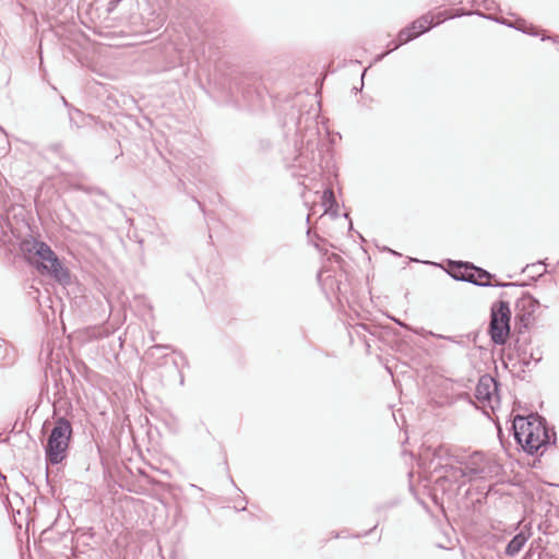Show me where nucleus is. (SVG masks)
Masks as SVG:
<instances>
[{
  "label": "nucleus",
  "instance_id": "nucleus-1",
  "mask_svg": "<svg viewBox=\"0 0 559 559\" xmlns=\"http://www.w3.org/2000/svg\"><path fill=\"white\" fill-rule=\"evenodd\" d=\"M511 431L515 442L528 455L537 454L538 450L556 443V432L547 420L537 413L527 417L516 415Z\"/></svg>",
  "mask_w": 559,
  "mask_h": 559
},
{
  "label": "nucleus",
  "instance_id": "nucleus-2",
  "mask_svg": "<svg viewBox=\"0 0 559 559\" xmlns=\"http://www.w3.org/2000/svg\"><path fill=\"white\" fill-rule=\"evenodd\" d=\"M20 249L29 257L37 258L35 266L40 274L50 276L63 287L71 285L70 270L48 243L31 237L21 241Z\"/></svg>",
  "mask_w": 559,
  "mask_h": 559
},
{
  "label": "nucleus",
  "instance_id": "nucleus-3",
  "mask_svg": "<svg viewBox=\"0 0 559 559\" xmlns=\"http://www.w3.org/2000/svg\"><path fill=\"white\" fill-rule=\"evenodd\" d=\"M318 112L299 114L295 121L296 140L295 146L298 152L295 160L298 166H302L304 159L316 160V151L318 150L320 140V131L316 118Z\"/></svg>",
  "mask_w": 559,
  "mask_h": 559
},
{
  "label": "nucleus",
  "instance_id": "nucleus-4",
  "mask_svg": "<svg viewBox=\"0 0 559 559\" xmlns=\"http://www.w3.org/2000/svg\"><path fill=\"white\" fill-rule=\"evenodd\" d=\"M72 435L73 429L70 420L63 416L58 417L45 444L47 465H58L67 457Z\"/></svg>",
  "mask_w": 559,
  "mask_h": 559
},
{
  "label": "nucleus",
  "instance_id": "nucleus-5",
  "mask_svg": "<svg viewBox=\"0 0 559 559\" xmlns=\"http://www.w3.org/2000/svg\"><path fill=\"white\" fill-rule=\"evenodd\" d=\"M456 464L464 466L469 480L486 479L498 475L501 471V465L496 460L480 451H475L471 455L456 456Z\"/></svg>",
  "mask_w": 559,
  "mask_h": 559
},
{
  "label": "nucleus",
  "instance_id": "nucleus-6",
  "mask_svg": "<svg viewBox=\"0 0 559 559\" xmlns=\"http://www.w3.org/2000/svg\"><path fill=\"white\" fill-rule=\"evenodd\" d=\"M540 304L532 294L523 292L514 304V332L526 334L530 325L535 321V311Z\"/></svg>",
  "mask_w": 559,
  "mask_h": 559
},
{
  "label": "nucleus",
  "instance_id": "nucleus-7",
  "mask_svg": "<svg viewBox=\"0 0 559 559\" xmlns=\"http://www.w3.org/2000/svg\"><path fill=\"white\" fill-rule=\"evenodd\" d=\"M120 0H93L88 3L85 15L93 24L94 31L102 33V28L110 27V14L115 11Z\"/></svg>",
  "mask_w": 559,
  "mask_h": 559
},
{
  "label": "nucleus",
  "instance_id": "nucleus-8",
  "mask_svg": "<svg viewBox=\"0 0 559 559\" xmlns=\"http://www.w3.org/2000/svg\"><path fill=\"white\" fill-rule=\"evenodd\" d=\"M433 20L435 15L431 12H428L409 23L406 27L402 28L397 34V43H394V46L391 50H396L402 45L418 38L423 34L439 25L438 22L435 23Z\"/></svg>",
  "mask_w": 559,
  "mask_h": 559
},
{
  "label": "nucleus",
  "instance_id": "nucleus-9",
  "mask_svg": "<svg viewBox=\"0 0 559 559\" xmlns=\"http://www.w3.org/2000/svg\"><path fill=\"white\" fill-rule=\"evenodd\" d=\"M433 473L438 474L436 484L443 492L449 491L452 484L460 486L467 478L464 466L454 462L437 463Z\"/></svg>",
  "mask_w": 559,
  "mask_h": 559
},
{
  "label": "nucleus",
  "instance_id": "nucleus-10",
  "mask_svg": "<svg viewBox=\"0 0 559 559\" xmlns=\"http://www.w3.org/2000/svg\"><path fill=\"white\" fill-rule=\"evenodd\" d=\"M231 97L239 107L257 108L261 102V93L247 79H239L230 85Z\"/></svg>",
  "mask_w": 559,
  "mask_h": 559
},
{
  "label": "nucleus",
  "instance_id": "nucleus-11",
  "mask_svg": "<svg viewBox=\"0 0 559 559\" xmlns=\"http://www.w3.org/2000/svg\"><path fill=\"white\" fill-rule=\"evenodd\" d=\"M530 341L531 338L526 334H516L514 338V349L516 352L519 361L525 368H528L532 361L537 365L543 359V354L539 348H528Z\"/></svg>",
  "mask_w": 559,
  "mask_h": 559
},
{
  "label": "nucleus",
  "instance_id": "nucleus-12",
  "mask_svg": "<svg viewBox=\"0 0 559 559\" xmlns=\"http://www.w3.org/2000/svg\"><path fill=\"white\" fill-rule=\"evenodd\" d=\"M471 275H473L474 282L478 283L475 284L479 287H525L528 284L526 282L518 283V282H497L491 283L489 280L496 277L495 274L490 273L489 271L475 265L474 263L471 264L469 267Z\"/></svg>",
  "mask_w": 559,
  "mask_h": 559
},
{
  "label": "nucleus",
  "instance_id": "nucleus-13",
  "mask_svg": "<svg viewBox=\"0 0 559 559\" xmlns=\"http://www.w3.org/2000/svg\"><path fill=\"white\" fill-rule=\"evenodd\" d=\"M487 333L495 345L504 346L510 338L511 323L498 320L496 317L495 319L489 318Z\"/></svg>",
  "mask_w": 559,
  "mask_h": 559
},
{
  "label": "nucleus",
  "instance_id": "nucleus-14",
  "mask_svg": "<svg viewBox=\"0 0 559 559\" xmlns=\"http://www.w3.org/2000/svg\"><path fill=\"white\" fill-rule=\"evenodd\" d=\"M499 382L490 374L479 378L475 389V397L481 402H491L493 395L498 396Z\"/></svg>",
  "mask_w": 559,
  "mask_h": 559
},
{
  "label": "nucleus",
  "instance_id": "nucleus-15",
  "mask_svg": "<svg viewBox=\"0 0 559 559\" xmlns=\"http://www.w3.org/2000/svg\"><path fill=\"white\" fill-rule=\"evenodd\" d=\"M472 262L448 260V269L445 272L455 281L477 284L471 275L469 267Z\"/></svg>",
  "mask_w": 559,
  "mask_h": 559
},
{
  "label": "nucleus",
  "instance_id": "nucleus-16",
  "mask_svg": "<svg viewBox=\"0 0 559 559\" xmlns=\"http://www.w3.org/2000/svg\"><path fill=\"white\" fill-rule=\"evenodd\" d=\"M510 294L508 292H502L500 294V300L492 302L490 307V319L504 320L511 323L512 311L509 304Z\"/></svg>",
  "mask_w": 559,
  "mask_h": 559
},
{
  "label": "nucleus",
  "instance_id": "nucleus-17",
  "mask_svg": "<svg viewBox=\"0 0 559 559\" xmlns=\"http://www.w3.org/2000/svg\"><path fill=\"white\" fill-rule=\"evenodd\" d=\"M531 528L524 527L521 532L515 534L504 548V554L508 557H515L524 547L528 538L531 537Z\"/></svg>",
  "mask_w": 559,
  "mask_h": 559
},
{
  "label": "nucleus",
  "instance_id": "nucleus-18",
  "mask_svg": "<svg viewBox=\"0 0 559 559\" xmlns=\"http://www.w3.org/2000/svg\"><path fill=\"white\" fill-rule=\"evenodd\" d=\"M427 451L431 453L430 464L432 466H435L437 463H456V456H461V454L452 452L451 448L445 444H441L436 448H429Z\"/></svg>",
  "mask_w": 559,
  "mask_h": 559
},
{
  "label": "nucleus",
  "instance_id": "nucleus-19",
  "mask_svg": "<svg viewBox=\"0 0 559 559\" xmlns=\"http://www.w3.org/2000/svg\"><path fill=\"white\" fill-rule=\"evenodd\" d=\"M322 204L325 206V213L337 216L338 204L331 188H328L323 191Z\"/></svg>",
  "mask_w": 559,
  "mask_h": 559
},
{
  "label": "nucleus",
  "instance_id": "nucleus-20",
  "mask_svg": "<svg viewBox=\"0 0 559 559\" xmlns=\"http://www.w3.org/2000/svg\"><path fill=\"white\" fill-rule=\"evenodd\" d=\"M68 116L70 126L75 129L82 128L85 124V120L90 117L76 107H71Z\"/></svg>",
  "mask_w": 559,
  "mask_h": 559
},
{
  "label": "nucleus",
  "instance_id": "nucleus-21",
  "mask_svg": "<svg viewBox=\"0 0 559 559\" xmlns=\"http://www.w3.org/2000/svg\"><path fill=\"white\" fill-rule=\"evenodd\" d=\"M544 265V261H538L533 264H527L522 272H530V276L536 281L538 277H540L545 271H539L538 269Z\"/></svg>",
  "mask_w": 559,
  "mask_h": 559
},
{
  "label": "nucleus",
  "instance_id": "nucleus-22",
  "mask_svg": "<svg viewBox=\"0 0 559 559\" xmlns=\"http://www.w3.org/2000/svg\"><path fill=\"white\" fill-rule=\"evenodd\" d=\"M521 24H523V28H520V25H515L514 29H518L524 34L531 35V36H538L539 32L538 29L533 25L527 23L525 20L521 19Z\"/></svg>",
  "mask_w": 559,
  "mask_h": 559
},
{
  "label": "nucleus",
  "instance_id": "nucleus-23",
  "mask_svg": "<svg viewBox=\"0 0 559 559\" xmlns=\"http://www.w3.org/2000/svg\"><path fill=\"white\" fill-rule=\"evenodd\" d=\"M466 13L464 12L463 9H456L455 10V13L454 14H451V15H448L445 11L443 12H439L437 14V17H438V24L449 20V19H455V17H461L463 15H465Z\"/></svg>",
  "mask_w": 559,
  "mask_h": 559
},
{
  "label": "nucleus",
  "instance_id": "nucleus-24",
  "mask_svg": "<svg viewBox=\"0 0 559 559\" xmlns=\"http://www.w3.org/2000/svg\"><path fill=\"white\" fill-rule=\"evenodd\" d=\"M163 358L165 359V364H170L173 366V368L175 369V371L179 374L180 377V384H183V374L182 372L179 370V367H178V362L169 357L168 355H164Z\"/></svg>",
  "mask_w": 559,
  "mask_h": 559
},
{
  "label": "nucleus",
  "instance_id": "nucleus-25",
  "mask_svg": "<svg viewBox=\"0 0 559 559\" xmlns=\"http://www.w3.org/2000/svg\"><path fill=\"white\" fill-rule=\"evenodd\" d=\"M480 15H481V16L487 17V15H483V14H480ZM488 19H490V20H492V21H495V22H497V23H500V24H502V25H506V26H508V27L515 28L514 23H513V22H511V21H509V20H506V19H496V17H491V16H488Z\"/></svg>",
  "mask_w": 559,
  "mask_h": 559
},
{
  "label": "nucleus",
  "instance_id": "nucleus-26",
  "mask_svg": "<svg viewBox=\"0 0 559 559\" xmlns=\"http://www.w3.org/2000/svg\"><path fill=\"white\" fill-rule=\"evenodd\" d=\"M166 348H169L168 345H160V344H157V345H154L152 347H150L146 352L147 355H151V356H154L155 355V352L157 350H162V349H166Z\"/></svg>",
  "mask_w": 559,
  "mask_h": 559
},
{
  "label": "nucleus",
  "instance_id": "nucleus-27",
  "mask_svg": "<svg viewBox=\"0 0 559 559\" xmlns=\"http://www.w3.org/2000/svg\"><path fill=\"white\" fill-rule=\"evenodd\" d=\"M433 336L447 340L449 342H452V343H455V344H459V345H463L464 344L462 341L457 340L455 336H444V335H436V334H433Z\"/></svg>",
  "mask_w": 559,
  "mask_h": 559
},
{
  "label": "nucleus",
  "instance_id": "nucleus-28",
  "mask_svg": "<svg viewBox=\"0 0 559 559\" xmlns=\"http://www.w3.org/2000/svg\"><path fill=\"white\" fill-rule=\"evenodd\" d=\"M366 72H367V69H365V70L362 71V73H361V78H360V86H359V87H357V86L353 87V92H354L355 94H357V93H359V92H361V91H362V88H364V78H365V75H366Z\"/></svg>",
  "mask_w": 559,
  "mask_h": 559
},
{
  "label": "nucleus",
  "instance_id": "nucleus-29",
  "mask_svg": "<svg viewBox=\"0 0 559 559\" xmlns=\"http://www.w3.org/2000/svg\"><path fill=\"white\" fill-rule=\"evenodd\" d=\"M394 43H397V39H396V40H392V41L389 44V47H390V48H389V51H386V52H384V53H381V55L377 56V57H376V61H380V60H382V58H383L385 55H388L389 52H391V51H392L391 49L393 48Z\"/></svg>",
  "mask_w": 559,
  "mask_h": 559
},
{
  "label": "nucleus",
  "instance_id": "nucleus-30",
  "mask_svg": "<svg viewBox=\"0 0 559 559\" xmlns=\"http://www.w3.org/2000/svg\"><path fill=\"white\" fill-rule=\"evenodd\" d=\"M542 40L545 41V40H552L554 43H558L559 44V36H546L544 35L542 37Z\"/></svg>",
  "mask_w": 559,
  "mask_h": 559
},
{
  "label": "nucleus",
  "instance_id": "nucleus-31",
  "mask_svg": "<svg viewBox=\"0 0 559 559\" xmlns=\"http://www.w3.org/2000/svg\"><path fill=\"white\" fill-rule=\"evenodd\" d=\"M61 102H62L63 106H64L66 108H68V112H70V108H71V107H74V106H73V105H71V104L66 99V97H63V96H61Z\"/></svg>",
  "mask_w": 559,
  "mask_h": 559
},
{
  "label": "nucleus",
  "instance_id": "nucleus-32",
  "mask_svg": "<svg viewBox=\"0 0 559 559\" xmlns=\"http://www.w3.org/2000/svg\"><path fill=\"white\" fill-rule=\"evenodd\" d=\"M534 551H533V544L531 545L530 549L527 550L525 555V559H533L534 558Z\"/></svg>",
  "mask_w": 559,
  "mask_h": 559
},
{
  "label": "nucleus",
  "instance_id": "nucleus-33",
  "mask_svg": "<svg viewBox=\"0 0 559 559\" xmlns=\"http://www.w3.org/2000/svg\"><path fill=\"white\" fill-rule=\"evenodd\" d=\"M396 324H399L402 328H406V324H404L401 320H394Z\"/></svg>",
  "mask_w": 559,
  "mask_h": 559
},
{
  "label": "nucleus",
  "instance_id": "nucleus-34",
  "mask_svg": "<svg viewBox=\"0 0 559 559\" xmlns=\"http://www.w3.org/2000/svg\"><path fill=\"white\" fill-rule=\"evenodd\" d=\"M332 257L335 261L342 260V258L338 254L333 253Z\"/></svg>",
  "mask_w": 559,
  "mask_h": 559
},
{
  "label": "nucleus",
  "instance_id": "nucleus-35",
  "mask_svg": "<svg viewBox=\"0 0 559 559\" xmlns=\"http://www.w3.org/2000/svg\"><path fill=\"white\" fill-rule=\"evenodd\" d=\"M514 25H520V28H523V24H521V20H518L516 22H513Z\"/></svg>",
  "mask_w": 559,
  "mask_h": 559
},
{
  "label": "nucleus",
  "instance_id": "nucleus-36",
  "mask_svg": "<svg viewBox=\"0 0 559 559\" xmlns=\"http://www.w3.org/2000/svg\"><path fill=\"white\" fill-rule=\"evenodd\" d=\"M199 207L203 211V205L201 204V202L197 201Z\"/></svg>",
  "mask_w": 559,
  "mask_h": 559
},
{
  "label": "nucleus",
  "instance_id": "nucleus-37",
  "mask_svg": "<svg viewBox=\"0 0 559 559\" xmlns=\"http://www.w3.org/2000/svg\"><path fill=\"white\" fill-rule=\"evenodd\" d=\"M245 510H246V506H243V507H241V508L237 509V511H245Z\"/></svg>",
  "mask_w": 559,
  "mask_h": 559
},
{
  "label": "nucleus",
  "instance_id": "nucleus-38",
  "mask_svg": "<svg viewBox=\"0 0 559 559\" xmlns=\"http://www.w3.org/2000/svg\"><path fill=\"white\" fill-rule=\"evenodd\" d=\"M501 433H502V430L499 429V439H501ZM500 442L502 443V440H500Z\"/></svg>",
  "mask_w": 559,
  "mask_h": 559
},
{
  "label": "nucleus",
  "instance_id": "nucleus-39",
  "mask_svg": "<svg viewBox=\"0 0 559 559\" xmlns=\"http://www.w3.org/2000/svg\"><path fill=\"white\" fill-rule=\"evenodd\" d=\"M0 479H3V480L5 479V476H4V475H2V473H1V472H0Z\"/></svg>",
  "mask_w": 559,
  "mask_h": 559
},
{
  "label": "nucleus",
  "instance_id": "nucleus-40",
  "mask_svg": "<svg viewBox=\"0 0 559 559\" xmlns=\"http://www.w3.org/2000/svg\"><path fill=\"white\" fill-rule=\"evenodd\" d=\"M122 155V151L119 152V154L116 155V158Z\"/></svg>",
  "mask_w": 559,
  "mask_h": 559
},
{
  "label": "nucleus",
  "instance_id": "nucleus-41",
  "mask_svg": "<svg viewBox=\"0 0 559 559\" xmlns=\"http://www.w3.org/2000/svg\"><path fill=\"white\" fill-rule=\"evenodd\" d=\"M352 229H353V224H352V222H349V230H352Z\"/></svg>",
  "mask_w": 559,
  "mask_h": 559
},
{
  "label": "nucleus",
  "instance_id": "nucleus-42",
  "mask_svg": "<svg viewBox=\"0 0 559 559\" xmlns=\"http://www.w3.org/2000/svg\"><path fill=\"white\" fill-rule=\"evenodd\" d=\"M46 479H47V481H49V475H48V472L46 473Z\"/></svg>",
  "mask_w": 559,
  "mask_h": 559
},
{
  "label": "nucleus",
  "instance_id": "nucleus-43",
  "mask_svg": "<svg viewBox=\"0 0 559 559\" xmlns=\"http://www.w3.org/2000/svg\"><path fill=\"white\" fill-rule=\"evenodd\" d=\"M537 559H542V554L540 552L537 555Z\"/></svg>",
  "mask_w": 559,
  "mask_h": 559
}]
</instances>
